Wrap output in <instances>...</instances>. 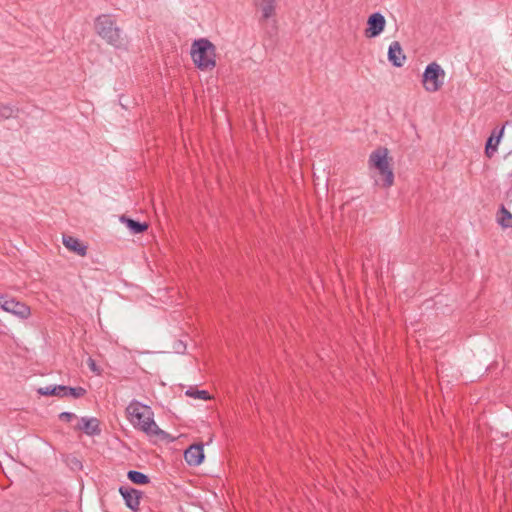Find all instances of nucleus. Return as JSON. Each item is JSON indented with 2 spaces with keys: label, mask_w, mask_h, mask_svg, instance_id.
Listing matches in <instances>:
<instances>
[{
  "label": "nucleus",
  "mask_w": 512,
  "mask_h": 512,
  "mask_svg": "<svg viewBox=\"0 0 512 512\" xmlns=\"http://www.w3.org/2000/svg\"><path fill=\"white\" fill-rule=\"evenodd\" d=\"M185 394L189 397L198 398L202 400L210 399V394L206 390H194L190 387Z\"/></svg>",
  "instance_id": "aec40b11"
},
{
  "label": "nucleus",
  "mask_w": 512,
  "mask_h": 512,
  "mask_svg": "<svg viewBox=\"0 0 512 512\" xmlns=\"http://www.w3.org/2000/svg\"><path fill=\"white\" fill-rule=\"evenodd\" d=\"M174 350L176 353H184L186 350V345L182 341H178L174 345Z\"/></svg>",
  "instance_id": "5701e85b"
},
{
  "label": "nucleus",
  "mask_w": 512,
  "mask_h": 512,
  "mask_svg": "<svg viewBox=\"0 0 512 512\" xmlns=\"http://www.w3.org/2000/svg\"><path fill=\"white\" fill-rule=\"evenodd\" d=\"M127 478L134 484H138V485H145L150 482V479L147 475H145L142 472L136 471V470L128 471Z\"/></svg>",
  "instance_id": "a211bd4d"
},
{
  "label": "nucleus",
  "mask_w": 512,
  "mask_h": 512,
  "mask_svg": "<svg viewBox=\"0 0 512 512\" xmlns=\"http://www.w3.org/2000/svg\"><path fill=\"white\" fill-rule=\"evenodd\" d=\"M0 307L5 312L11 313L21 319H26L31 314L30 308L27 305L4 294H0Z\"/></svg>",
  "instance_id": "423d86ee"
},
{
  "label": "nucleus",
  "mask_w": 512,
  "mask_h": 512,
  "mask_svg": "<svg viewBox=\"0 0 512 512\" xmlns=\"http://www.w3.org/2000/svg\"><path fill=\"white\" fill-rule=\"evenodd\" d=\"M255 6L261 11L262 18L267 20L274 16L276 0H254Z\"/></svg>",
  "instance_id": "f8f14e48"
},
{
  "label": "nucleus",
  "mask_w": 512,
  "mask_h": 512,
  "mask_svg": "<svg viewBox=\"0 0 512 512\" xmlns=\"http://www.w3.org/2000/svg\"><path fill=\"white\" fill-rule=\"evenodd\" d=\"M496 219L502 228H512V214L504 206L499 209Z\"/></svg>",
  "instance_id": "dca6fc26"
},
{
  "label": "nucleus",
  "mask_w": 512,
  "mask_h": 512,
  "mask_svg": "<svg viewBox=\"0 0 512 512\" xmlns=\"http://www.w3.org/2000/svg\"><path fill=\"white\" fill-rule=\"evenodd\" d=\"M65 388H67V386H41L37 390V393L44 396L65 397Z\"/></svg>",
  "instance_id": "2eb2a0df"
},
{
  "label": "nucleus",
  "mask_w": 512,
  "mask_h": 512,
  "mask_svg": "<svg viewBox=\"0 0 512 512\" xmlns=\"http://www.w3.org/2000/svg\"><path fill=\"white\" fill-rule=\"evenodd\" d=\"M16 109L11 105H1L0 106V116L2 118L8 119L10 117H13L16 113Z\"/></svg>",
  "instance_id": "412c9836"
},
{
  "label": "nucleus",
  "mask_w": 512,
  "mask_h": 512,
  "mask_svg": "<svg viewBox=\"0 0 512 512\" xmlns=\"http://www.w3.org/2000/svg\"><path fill=\"white\" fill-rule=\"evenodd\" d=\"M63 244L69 250L77 253L80 256H85L87 247L83 245L77 238L72 236H63Z\"/></svg>",
  "instance_id": "ddd939ff"
},
{
  "label": "nucleus",
  "mask_w": 512,
  "mask_h": 512,
  "mask_svg": "<svg viewBox=\"0 0 512 512\" xmlns=\"http://www.w3.org/2000/svg\"><path fill=\"white\" fill-rule=\"evenodd\" d=\"M369 168L374 169L381 176V181L375 180V183L383 187H390L394 183V173L388 161V150L386 148H378L374 150L368 160Z\"/></svg>",
  "instance_id": "7ed1b4c3"
},
{
  "label": "nucleus",
  "mask_w": 512,
  "mask_h": 512,
  "mask_svg": "<svg viewBox=\"0 0 512 512\" xmlns=\"http://www.w3.org/2000/svg\"><path fill=\"white\" fill-rule=\"evenodd\" d=\"M121 221L126 224L133 234H140L147 229V225L145 223H140L124 216L121 217Z\"/></svg>",
  "instance_id": "f3484780"
},
{
  "label": "nucleus",
  "mask_w": 512,
  "mask_h": 512,
  "mask_svg": "<svg viewBox=\"0 0 512 512\" xmlns=\"http://www.w3.org/2000/svg\"><path fill=\"white\" fill-rule=\"evenodd\" d=\"M203 444H193L184 452V459L190 466H198L204 460Z\"/></svg>",
  "instance_id": "1a4fd4ad"
},
{
  "label": "nucleus",
  "mask_w": 512,
  "mask_h": 512,
  "mask_svg": "<svg viewBox=\"0 0 512 512\" xmlns=\"http://www.w3.org/2000/svg\"><path fill=\"white\" fill-rule=\"evenodd\" d=\"M445 80L444 69L436 62L428 64L422 75V85L427 92L434 93L441 89Z\"/></svg>",
  "instance_id": "39448f33"
},
{
  "label": "nucleus",
  "mask_w": 512,
  "mask_h": 512,
  "mask_svg": "<svg viewBox=\"0 0 512 512\" xmlns=\"http://www.w3.org/2000/svg\"><path fill=\"white\" fill-rule=\"evenodd\" d=\"M503 131L504 128H502L497 135L493 133L487 140L485 152L488 157H492L497 151V147L502 137Z\"/></svg>",
  "instance_id": "4468645a"
},
{
  "label": "nucleus",
  "mask_w": 512,
  "mask_h": 512,
  "mask_svg": "<svg viewBox=\"0 0 512 512\" xmlns=\"http://www.w3.org/2000/svg\"><path fill=\"white\" fill-rule=\"evenodd\" d=\"M386 20L384 16L379 13H373L367 20V28L365 29V36L367 38H375L379 36L385 28Z\"/></svg>",
  "instance_id": "0eeeda50"
},
{
  "label": "nucleus",
  "mask_w": 512,
  "mask_h": 512,
  "mask_svg": "<svg viewBox=\"0 0 512 512\" xmlns=\"http://www.w3.org/2000/svg\"><path fill=\"white\" fill-rule=\"evenodd\" d=\"M191 57L195 65L201 70L215 67V47L207 39L195 40L191 47Z\"/></svg>",
  "instance_id": "20e7f679"
},
{
  "label": "nucleus",
  "mask_w": 512,
  "mask_h": 512,
  "mask_svg": "<svg viewBox=\"0 0 512 512\" xmlns=\"http://www.w3.org/2000/svg\"><path fill=\"white\" fill-rule=\"evenodd\" d=\"M126 411L132 425L144 432L151 440L166 442L175 440L173 436L158 427L149 406L134 400L127 406Z\"/></svg>",
  "instance_id": "f257e3e1"
},
{
  "label": "nucleus",
  "mask_w": 512,
  "mask_h": 512,
  "mask_svg": "<svg viewBox=\"0 0 512 512\" xmlns=\"http://www.w3.org/2000/svg\"><path fill=\"white\" fill-rule=\"evenodd\" d=\"M75 429L83 431L88 436H96L101 433L100 422L95 417H82Z\"/></svg>",
  "instance_id": "9d476101"
},
{
  "label": "nucleus",
  "mask_w": 512,
  "mask_h": 512,
  "mask_svg": "<svg viewBox=\"0 0 512 512\" xmlns=\"http://www.w3.org/2000/svg\"><path fill=\"white\" fill-rule=\"evenodd\" d=\"M87 363L91 371H93L96 374H99L100 370L97 367L96 362L92 358H89Z\"/></svg>",
  "instance_id": "b1692460"
},
{
  "label": "nucleus",
  "mask_w": 512,
  "mask_h": 512,
  "mask_svg": "<svg viewBox=\"0 0 512 512\" xmlns=\"http://www.w3.org/2000/svg\"><path fill=\"white\" fill-rule=\"evenodd\" d=\"M76 418V415L71 412H62L59 414V419L62 421L70 422Z\"/></svg>",
  "instance_id": "4be33fe9"
},
{
  "label": "nucleus",
  "mask_w": 512,
  "mask_h": 512,
  "mask_svg": "<svg viewBox=\"0 0 512 512\" xmlns=\"http://www.w3.org/2000/svg\"><path fill=\"white\" fill-rule=\"evenodd\" d=\"M95 30L97 34L110 45L116 48L126 47V38L121 30L115 26V22L110 15H101L95 21Z\"/></svg>",
  "instance_id": "f03ea898"
},
{
  "label": "nucleus",
  "mask_w": 512,
  "mask_h": 512,
  "mask_svg": "<svg viewBox=\"0 0 512 512\" xmlns=\"http://www.w3.org/2000/svg\"><path fill=\"white\" fill-rule=\"evenodd\" d=\"M119 493L122 495L125 505L134 512L139 510L142 492L130 486H121Z\"/></svg>",
  "instance_id": "6e6552de"
},
{
  "label": "nucleus",
  "mask_w": 512,
  "mask_h": 512,
  "mask_svg": "<svg viewBox=\"0 0 512 512\" xmlns=\"http://www.w3.org/2000/svg\"><path fill=\"white\" fill-rule=\"evenodd\" d=\"M388 60L395 67H402L406 60V56L403 53L399 42L394 41L390 44L388 49Z\"/></svg>",
  "instance_id": "9b49d317"
},
{
  "label": "nucleus",
  "mask_w": 512,
  "mask_h": 512,
  "mask_svg": "<svg viewBox=\"0 0 512 512\" xmlns=\"http://www.w3.org/2000/svg\"><path fill=\"white\" fill-rule=\"evenodd\" d=\"M86 393V389H84L82 386H67L65 388V397L66 396H72L74 398L82 397Z\"/></svg>",
  "instance_id": "6ab92c4d"
}]
</instances>
